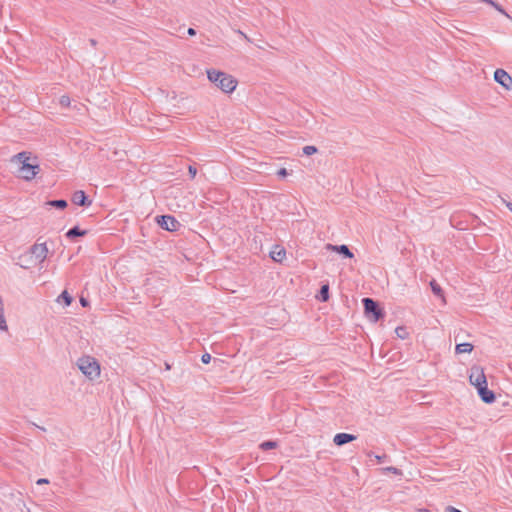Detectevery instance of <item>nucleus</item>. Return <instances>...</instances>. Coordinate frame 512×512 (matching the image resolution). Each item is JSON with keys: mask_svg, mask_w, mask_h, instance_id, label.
Listing matches in <instances>:
<instances>
[{"mask_svg": "<svg viewBox=\"0 0 512 512\" xmlns=\"http://www.w3.org/2000/svg\"><path fill=\"white\" fill-rule=\"evenodd\" d=\"M207 77L225 93L233 92L237 86V81L231 75L215 69L207 70Z\"/></svg>", "mask_w": 512, "mask_h": 512, "instance_id": "f257e3e1", "label": "nucleus"}, {"mask_svg": "<svg viewBox=\"0 0 512 512\" xmlns=\"http://www.w3.org/2000/svg\"><path fill=\"white\" fill-rule=\"evenodd\" d=\"M77 366L79 370L90 380H94L100 375V365L94 357L83 356L79 358Z\"/></svg>", "mask_w": 512, "mask_h": 512, "instance_id": "f03ea898", "label": "nucleus"}, {"mask_svg": "<svg viewBox=\"0 0 512 512\" xmlns=\"http://www.w3.org/2000/svg\"><path fill=\"white\" fill-rule=\"evenodd\" d=\"M366 316L373 322H377L383 317L382 310L379 308L378 303L371 298H364L362 300Z\"/></svg>", "mask_w": 512, "mask_h": 512, "instance_id": "7ed1b4c3", "label": "nucleus"}, {"mask_svg": "<svg viewBox=\"0 0 512 512\" xmlns=\"http://www.w3.org/2000/svg\"><path fill=\"white\" fill-rule=\"evenodd\" d=\"M469 381L476 388L487 384L486 376L484 374L483 369L478 366L472 367L470 370Z\"/></svg>", "mask_w": 512, "mask_h": 512, "instance_id": "20e7f679", "label": "nucleus"}, {"mask_svg": "<svg viewBox=\"0 0 512 512\" xmlns=\"http://www.w3.org/2000/svg\"><path fill=\"white\" fill-rule=\"evenodd\" d=\"M158 225L167 231H176L180 223L171 215H162L157 217Z\"/></svg>", "mask_w": 512, "mask_h": 512, "instance_id": "39448f33", "label": "nucleus"}, {"mask_svg": "<svg viewBox=\"0 0 512 512\" xmlns=\"http://www.w3.org/2000/svg\"><path fill=\"white\" fill-rule=\"evenodd\" d=\"M39 170L40 167L37 164L24 163V165H21L19 173L23 179L31 180L38 174Z\"/></svg>", "mask_w": 512, "mask_h": 512, "instance_id": "423d86ee", "label": "nucleus"}, {"mask_svg": "<svg viewBox=\"0 0 512 512\" xmlns=\"http://www.w3.org/2000/svg\"><path fill=\"white\" fill-rule=\"evenodd\" d=\"M30 252L37 261L42 263L47 257L48 248L45 243H37L30 248Z\"/></svg>", "mask_w": 512, "mask_h": 512, "instance_id": "0eeeda50", "label": "nucleus"}, {"mask_svg": "<svg viewBox=\"0 0 512 512\" xmlns=\"http://www.w3.org/2000/svg\"><path fill=\"white\" fill-rule=\"evenodd\" d=\"M494 79L497 83L509 89L512 84L511 76L503 69H497L494 73Z\"/></svg>", "mask_w": 512, "mask_h": 512, "instance_id": "6e6552de", "label": "nucleus"}, {"mask_svg": "<svg viewBox=\"0 0 512 512\" xmlns=\"http://www.w3.org/2000/svg\"><path fill=\"white\" fill-rule=\"evenodd\" d=\"M325 249L328 251L337 252L341 255H343L346 258H353L354 255L350 251L347 245H333V244H326Z\"/></svg>", "mask_w": 512, "mask_h": 512, "instance_id": "1a4fd4ad", "label": "nucleus"}, {"mask_svg": "<svg viewBox=\"0 0 512 512\" xmlns=\"http://www.w3.org/2000/svg\"><path fill=\"white\" fill-rule=\"evenodd\" d=\"M478 395L481 400L487 404H491L495 401V395L493 391L489 390L487 384L477 388Z\"/></svg>", "mask_w": 512, "mask_h": 512, "instance_id": "9d476101", "label": "nucleus"}, {"mask_svg": "<svg viewBox=\"0 0 512 512\" xmlns=\"http://www.w3.org/2000/svg\"><path fill=\"white\" fill-rule=\"evenodd\" d=\"M71 201L78 206H89L91 201L88 200L86 194L82 190L75 191L72 194Z\"/></svg>", "mask_w": 512, "mask_h": 512, "instance_id": "9b49d317", "label": "nucleus"}, {"mask_svg": "<svg viewBox=\"0 0 512 512\" xmlns=\"http://www.w3.org/2000/svg\"><path fill=\"white\" fill-rule=\"evenodd\" d=\"M356 439L355 435L348 433H338L334 436L333 442L337 446H342Z\"/></svg>", "mask_w": 512, "mask_h": 512, "instance_id": "f8f14e48", "label": "nucleus"}, {"mask_svg": "<svg viewBox=\"0 0 512 512\" xmlns=\"http://www.w3.org/2000/svg\"><path fill=\"white\" fill-rule=\"evenodd\" d=\"M286 256V251L280 245L273 246L270 251V257L276 262H282Z\"/></svg>", "mask_w": 512, "mask_h": 512, "instance_id": "ddd939ff", "label": "nucleus"}, {"mask_svg": "<svg viewBox=\"0 0 512 512\" xmlns=\"http://www.w3.org/2000/svg\"><path fill=\"white\" fill-rule=\"evenodd\" d=\"M456 353L457 354H461V353H470L472 350H473V345L471 343H460V344H457L456 345Z\"/></svg>", "mask_w": 512, "mask_h": 512, "instance_id": "4468645a", "label": "nucleus"}, {"mask_svg": "<svg viewBox=\"0 0 512 512\" xmlns=\"http://www.w3.org/2000/svg\"><path fill=\"white\" fill-rule=\"evenodd\" d=\"M58 303H60L61 301L64 302L65 306H69L72 301H73V298L72 296L69 295V293L64 290L57 298L56 300Z\"/></svg>", "mask_w": 512, "mask_h": 512, "instance_id": "2eb2a0df", "label": "nucleus"}, {"mask_svg": "<svg viewBox=\"0 0 512 512\" xmlns=\"http://www.w3.org/2000/svg\"><path fill=\"white\" fill-rule=\"evenodd\" d=\"M85 234H86V231L81 230L79 227L75 226L68 230V232L66 233V236L68 238H73V237H77V236H83Z\"/></svg>", "mask_w": 512, "mask_h": 512, "instance_id": "dca6fc26", "label": "nucleus"}, {"mask_svg": "<svg viewBox=\"0 0 512 512\" xmlns=\"http://www.w3.org/2000/svg\"><path fill=\"white\" fill-rule=\"evenodd\" d=\"M28 160H29V156L26 152H20V153L16 154L15 156H13V158H12L13 162H18V163H21L22 165H24V163H28Z\"/></svg>", "mask_w": 512, "mask_h": 512, "instance_id": "f3484780", "label": "nucleus"}, {"mask_svg": "<svg viewBox=\"0 0 512 512\" xmlns=\"http://www.w3.org/2000/svg\"><path fill=\"white\" fill-rule=\"evenodd\" d=\"M46 204L51 206V207L58 208V209H64V208L67 207V201H65L63 199L50 200V201L46 202Z\"/></svg>", "mask_w": 512, "mask_h": 512, "instance_id": "a211bd4d", "label": "nucleus"}, {"mask_svg": "<svg viewBox=\"0 0 512 512\" xmlns=\"http://www.w3.org/2000/svg\"><path fill=\"white\" fill-rule=\"evenodd\" d=\"M318 298L323 302H326L329 299V286L328 285H323L321 287Z\"/></svg>", "mask_w": 512, "mask_h": 512, "instance_id": "6ab92c4d", "label": "nucleus"}, {"mask_svg": "<svg viewBox=\"0 0 512 512\" xmlns=\"http://www.w3.org/2000/svg\"><path fill=\"white\" fill-rule=\"evenodd\" d=\"M380 471H381L382 474L393 473V474L399 475V476L402 475V471L400 469L396 468V467H393V466L381 468Z\"/></svg>", "mask_w": 512, "mask_h": 512, "instance_id": "aec40b11", "label": "nucleus"}, {"mask_svg": "<svg viewBox=\"0 0 512 512\" xmlns=\"http://www.w3.org/2000/svg\"><path fill=\"white\" fill-rule=\"evenodd\" d=\"M430 286H431V289L433 291V293L437 296H440V297H443V293H442V288L440 287V285L436 282V281H431L430 282Z\"/></svg>", "mask_w": 512, "mask_h": 512, "instance_id": "412c9836", "label": "nucleus"}, {"mask_svg": "<svg viewBox=\"0 0 512 512\" xmlns=\"http://www.w3.org/2000/svg\"><path fill=\"white\" fill-rule=\"evenodd\" d=\"M276 446H277V443L274 442V441H265V442L260 444V448L262 450L274 449Z\"/></svg>", "mask_w": 512, "mask_h": 512, "instance_id": "4be33fe9", "label": "nucleus"}, {"mask_svg": "<svg viewBox=\"0 0 512 512\" xmlns=\"http://www.w3.org/2000/svg\"><path fill=\"white\" fill-rule=\"evenodd\" d=\"M316 152H317V148L315 146L308 145L303 148V153L307 156L313 155Z\"/></svg>", "mask_w": 512, "mask_h": 512, "instance_id": "5701e85b", "label": "nucleus"}, {"mask_svg": "<svg viewBox=\"0 0 512 512\" xmlns=\"http://www.w3.org/2000/svg\"><path fill=\"white\" fill-rule=\"evenodd\" d=\"M397 336L401 339H405L407 336V331L404 327H397L395 330Z\"/></svg>", "mask_w": 512, "mask_h": 512, "instance_id": "b1692460", "label": "nucleus"}, {"mask_svg": "<svg viewBox=\"0 0 512 512\" xmlns=\"http://www.w3.org/2000/svg\"><path fill=\"white\" fill-rule=\"evenodd\" d=\"M482 1L492 5L499 12L507 15L506 12L504 11V9L501 6H499L497 3H495L494 1H492V0H482Z\"/></svg>", "mask_w": 512, "mask_h": 512, "instance_id": "393cba45", "label": "nucleus"}, {"mask_svg": "<svg viewBox=\"0 0 512 512\" xmlns=\"http://www.w3.org/2000/svg\"><path fill=\"white\" fill-rule=\"evenodd\" d=\"M201 361L204 364H208L211 361V355L209 353L203 354L202 357H201Z\"/></svg>", "mask_w": 512, "mask_h": 512, "instance_id": "a878e982", "label": "nucleus"}, {"mask_svg": "<svg viewBox=\"0 0 512 512\" xmlns=\"http://www.w3.org/2000/svg\"><path fill=\"white\" fill-rule=\"evenodd\" d=\"M60 103H61V105H63V106H68V105L70 104V99H69V97H68V96H62V97L60 98Z\"/></svg>", "mask_w": 512, "mask_h": 512, "instance_id": "bb28decb", "label": "nucleus"}, {"mask_svg": "<svg viewBox=\"0 0 512 512\" xmlns=\"http://www.w3.org/2000/svg\"><path fill=\"white\" fill-rule=\"evenodd\" d=\"M277 175L279 177H285V176L288 175V172H287V170L285 168H281V169L278 170Z\"/></svg>", "mask_w": 512, "mask_h": 512, "instance_id": "cd10ccee", "label": "nucleus"}, {"mask_svg": "<svg viewBox=\"0 0 512 512\" xmlns=\"http://www.w3.org/2000/svg\"><path fill=\"white\" fill-rule=\"evenodd\" d=\"M189 174L192 178H194L197 174V170L194 166H189Z\"/></svg>", "mask_w": 512, "mask_h": 512, "instance_id": "c85d7f7f", "label": "nucleus"}, {"mask_svg": "<svg viewBox=\"0 0 512 512\" xmlns=\"http://www.w3.org/2000/svg\"><path fill=\"white\" fill-rule=\"evenodd\" d=\"M446 512H462V511H460L459 509H457V508H455L453 506H448L446 508Z\"/></svg>", "mask_w": 512, "mask_h": 512, "instance_id": "c756f323", "label": "nucleus"}, {"mask_svg": "<svg viewBox=\"0 0 512 512\" xmlns=\"http://www.w3.org/2000/svg\"><path fill=\"white\" fill-rule=\"evenodd\" d=\"M237 33L243 37L245 40H247L248 42H250V38L245 34L243 33L242 31L238 30Z\"/></svg>", "mask_w": 512, "mask_h": 512, "instance_id": "7c9ffc66", "label": "nucleus"}, {"mask_svg": "<svg viewBox=\"0 0 512 512\" xmlns=\"http://www.w3.org/2000/svg\"><path fill=\"white\" fill-rule=\"evenodd\" d=\"M80 303H81V305H82L83 307L88 306V300H87L86 298H84V297H81V298H80Z\"/></svg>", "mask_w": 512, "mask_h": 512, "instance_id": "2f4dec72", "label": "nucleus"}, {"mask_svg": "<svg viewBox=\"0 0 512 512\" xmlns=\"http://www.w3.org/2000/svg\"><path fill=\"white\" fill-rule=\"evenodd\" d=\"M187 33L190 36H194V35H196V30L194 28H189Z\"/></svg>", "mask_w": 512, "mask_h": 512, "instance_id": "473e14b6", "label": "nucleus"}, {"mask_svg": "<svg viewBox=\"0 0 512 512\" xmlns=\"http://www.w3.org/2000/svg\"><path fill=\"white\" fill-rule=\"evenodd\" d=\"M386 458V455H383V456H379V455H375V459L378 461V462H382L384 461V459Z\"/></svg>", "mask_w": 512, "mask_h": 512, "instance_id": "72a5a7b5", "label": "nucleus"}, {"mask_svg": "<svg viewBox=\"0 0 512 512\" xmlns=\"http://www.w3.org/2000/svg\"><path fill=\"white\" fill-rule=\"evenodd\" d=\"M48 483V480L45 479V478H40L37 480V484L40 485V484H46Z\"/></svg>", "mask_w": 512, "mask_h": 512, "instance_id": "f704fd0d", "label": "nucleus"}, {"mask_svg": "<svg viewBox=\"0 0 512 512\" xmlns=\"http://www.w3.org/2000/svg\"><path fill=\"white\" fill-rule=\"evenodd\" d=\"M505 206L510 212H512V202L505 201Z\"/></svg>", "mask_w": 512, "mask_h": 512, "instance_id": "c9c22d12", "label": "nucleus"}, {"mask_svg": "<svg viewBox=\"0 0 512 512\" xmlns=\"http://www.w3.org/2000/svg\"><path fill=\"white\" fill-rule=\"evenodd\" d=\"M90 42H91V44H92V45H95V44H96V42H95V40H94V39H91V40H90Z\"/></svg>", "mask_w": 512, "mask_h": 512, "instance_id": "e433bc0d", "label": "nucleus"}]
</instances>
